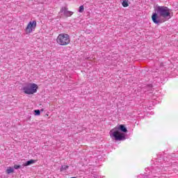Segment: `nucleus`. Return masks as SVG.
I'll list each match as a JSON object with an SVG mask.
<instances>
[{
	"label": "nucleus",
	"mask_w": 178,
	"mask_h": 178,
	"mask_svg": "<svg viewBox=\"0 0 178 178\" xmlns=\"http://www.w3.org/2000/svg\"><path fill=\"white\" fill-rule=\"evenodd\" d=\"M124 133H127V128L124 124H120L118 128L115 127L110 131V136L116 141H123L126 140V134Z\"/></svg>",
	"instance_id": "obj_1"
},
{
	"label": "nucleus",
	"mask_w": 178,
	"mask_h": 178,
	"mask_svg": "<svg viewBox=\"0 0 178 178\" xmlns=\"http://www.w3.org/2000/svg\"><path fill=\"white\" fill-rule=\"evenodd\" d=\"M155 12L159 13L160 17H163L165 22L172 17L170 16V9L166 6H157Z\"/></svg>",
	"instance_id": "obj_2"
},
{
	"label": "nucleus",
	"mask_w": 178,
	"mask_h": 178,
	"mask_svg": "<svg viewBox=\"0 0 178 178\" xmlns=\"http://www.w3.org/2000/svg\"><path fill=\"white\" fill-rule=\"evenodd\" d=\"M22 90L24 94L33 95V94L37 92L38 85L35 83H28L26 86H24Z\"/></svg>",
	"instance_id": "obj_3"
},
{
	"label": "nucleus",
	"mask_w": 178,
	"mask_h": 178,
	"mask_svg": "<svg viewBox=\"0 0 178 178\" xmlns=\"http://www.w3.org/2000/svg\"><path fill=\"white\" fill-rule=\"evenodd\" d=\"M57 42L59 45H68L70 44V36L66 33H60L57 38Z\"/></svg>",
	"instance_id": "obj_4"
},
{
	"label": "nucleus",
	"mask_w": 178,
	"mask_h": 178,
	"mask_svg": "<svg viewBox=\"0 0 178 178\" xmlns=\"http://www.w3.org/2000/svg\"><path fill=\"white\" fill-rule=\"evenodd\" d=\"M161 16H159V14L155 11V13H153L152 15V20L154 24H161L162 23H164V22H166V19H161Z\"/></svg>",
	"instance_id": "obj_5"
},
{
	"label": "nucleus",
	"mask_w": 178,
	"mask_h": 178,
	"mask_svg": "<svg viewBox=\"0 0 178 178\" xmlns=\"http://www.w3.org/2000/svg\"><path fill=\"white\" fill-rule=\"evenodd\" d=\"M35 27H37V21L33 20V22H29L25 29L26 34L33 33V31L35 30Z\"/></svg>",
	"instance_id": "obj_6"
},
{
	"label": "nucleus",
	"mask_w": 178,
	"mask_h": 178,
	"mask_svg": "<svg viewBox=\"0 0 178 178\" xmlns=\"http://www.w3.org/2000/svg\"><path fill=\"white\" fill-rule=\"evenodd\" d=\"M60 13H63L65 17H70L73 15V12L67 10V7H62L60 10Z\"/></svg>",
	"instance_id": "obj_7"
},
{
	"label": "nucleus",
	"mask_w": 178,
	"mask_h": 178,
	"mask_svg": "<svg viewBox=\"0 0 178 178\" xmlns=\"http://www.w3.org/2000/svg\"><path fill=\"white\" fill-rule=\"evenodd\" d=\"M35 162H37V160L31 159L24 163V166H30V165H33V163H35Z\"/></svg>",
	"instance_id": "obj_8"
},
{
	"label": "nucleus",
	"mask_w": 178,
	"mask_h": 178,
	"mask_svg": "<svg viewBox=\"0 0 178 178\" xmlns=\"http://www.w3.org/2000/svg\"><path fill=\"white\" fill-rule=\"evenodd\" d=\"M122 5L124 8H127L129 6V0H122Z\"/></svg>",
	"instance_id": "obj_9"
},
{
	"label": "nucleus",
	"mask_w": 178,
	"mask_h": 178,
	"mask_svg": "<svg viewBox=\"0 0 178 178\" xmlns=\"http://www.w3.org/2000/svg\"><path fill=\"white\" fill-rule=\"evenodd\" d=\"M13 172H15V170L13 169V168L12 167H9L7 170H6V173L8 175H10V173H13Z\"/></svg>",
	"instance_id": "obj_10"
},
{
	"label": "nucleus",
	"mask_w": 178,
	"mask_h": 178,
	"mask_svg": "<svg viewBox=\"0 0 178 178\" xmlns=\"http://www.w3.org/2000/svg\"><path fill=\"white\" fill-rule=\"evenodd\" d=\"M69 169V165H62L61 168H60V172H63V170H66Z\"/></svg>",
	"instance_id": "obj_11"
},
{
	"label": "nucleus",
	"mask_w": 178,
	"mask_h": 178,
	"mask_svg": "<svg viewBox=\"0 0 178 178\" xmlns=\"http://www.w3.org/2000/svg\"><path fill=\"white\" fill-rule=\"evenodd\" d=\"M34 115L35 116H40V115H41V111L40 110H35Z\"/></svg>",
	"instance_id": "obj_12"
},
{
	"label": "nucleus",
	"mask_w": 178,
	"mask_h": 178,
	"mask_svg": "<svg viewBox=\"0 0 178 178\" xmlns=\"http://www.w3.org/2000/svg\"><path fill=\"white\" fill-rule=\"evenodd\" d=\"M79 13H83L84 12V6H81L79 9Z\"/></svg>",
	"instance_id": "obj_13"
},
{
	"label": "nucleus",
	"mask_w": 178,
	"mask_h": 178,
	"mask_svg": "<svg viewBox=\"0 0 178 178\" xmlns=\"http://www.w3.org/2000/svg\"><path fill=\"white\" fill-rule=\"evenodd\" d=\"M22 166L20 165H14V169H20Z\"/></svg>",
	"instance_id": "obj_14"
}]
</instances>
